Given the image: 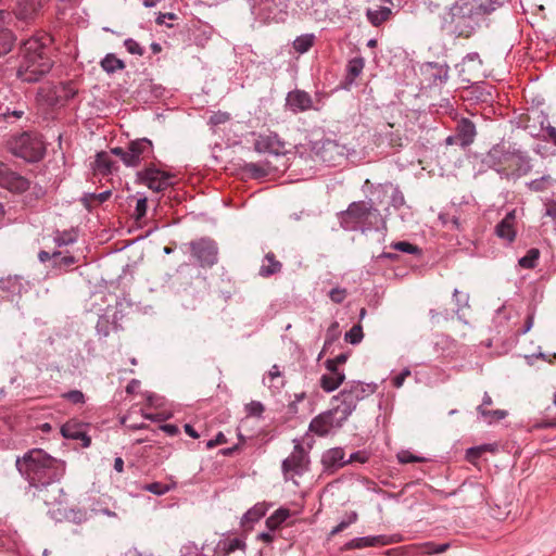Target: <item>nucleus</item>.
<instances>
[{
    "instance_id": "obj_39",
    "label": "nucleus",
    "mask_w": 556,
    "mask_h": 556,
    "mask_svg": "<svg viewBox=\"0 0 556 556\" xmlns=\"http://www.w3.org/2000/svg\"><path fill=\"white\" fill-rule=\"evenodd\" d=\"M346 213L353 217H363L368 213V207L363 202H353L346 210Z\"/></svg>"
},
{
    "instance_id": "obj_27",
    "label": "nucleus",
    "mask_w": 556,
    "mask_h": 556,
    "mask_svg": "<svg viewBox=\"0 0 556 556\" xmlns=\"http://www.w3.org/2000/svg\"><path fill=\"white\" fill-rule=\"evenodd\" d=\"M14 37L12 33L8 29H3L2 25L0 26V55L5 54L11 51L13 46Z\"/></svg>"
},
{
    "instance_id": "obj_16",
    "label": "nucleus",
    "mask_w": 556,
    "mask_h": 556,
    "mask_svg": "<svg viewBox=\"0 0 556 556\" xmlns=\"http://www.w3.org/2000/svg\"><path fill=\"white\" fill-rule=\"evenodd\" d=\"M245 548V543L241 539H220L215 547V553L218 556H227L236 549Z\"/></svg>"
},
{
    "instance_id": "obj_62",
    "label": "nucleus",
    "mask_w": 556,
    "mask_h": 556,
    "mask_svg": "<svg viewBox=\"0 0 556 556\" xmlns=\"http://www.w3.org/2000/svg\"><path fill=\"white\" fill-rule=\"evenodd\" d=\"M164 17H167L168 20H175L176 15L174 13L160 14L156 18V23L160 25L164 24Z\"/></svg>"
},
{
    "instance_id": "obj_58",
    "label": "nucleus",
    "mask_w": 556,
    "mask_h": 556,
    "mask_svg": "<svg viewBox=\"0 0 556 556\" xmlns=\"http://www.w3.org/2000/svg\"><path fill=\"white\" fill-rule=\"evenodd\" d=\"M448 544L445 543V544H440V545H435V547L433 548V551H426V554L428 555H432V554H441V553H444L447 548H448Z\"/></svg>"
},
{
    "instance_id": "obj_60",
    "label": "nucleus",
    "mask_w": 556,
    "mask_h": 556,
    "mask_svg": "<svg viewBox=\"0 0 556 556\" xmlns=\"http://www.w3.org/2000/svg\"><path fill=\"white\" fill-rule=\"evenodd\" d=\"M13 280L11 277L0 278V291L7 290L11 287Z\"/></svg>"
},
{
    "instance_id": "obj_20",
    "label": "nucleus",
    "mask_w": 556,
    "mask_h": 556,
    "mask_svg": "<svg viewBox=\"0 0 556 556\" xmlns=\"http://www.w3.org/2000/svg\"><path fill=\"white\" fill-rule=\"evenodd\" d=\"M290 517V510L287 508H278L273 515L266 519V527L269 531L278 529Z\"/></svg>"
},
{
    "instance_id": "obj_50",
    "label": "nucleus",
    "mask_w": 556,
    "mask_h": 556,
    "mask_svg": "<svg viewBox=\"0 0 556 556\" xmlns=\"http://www.w3.org/2000/svg\"><path fill=\"white\" fill-rule=\"evenodd\" d=\"M329 296L334 303H342L346 298V290L343 288H334L330 291Z\"/></svg>"
},
{
    "instance_id": "obj_33",
    "label": "nucleus",
    "mask_w": 556,
    "mask_h": 556,
    "mask_svg": "<svg viewBox=\"0 0 556 556\" xmlns=\"http://www.w3.org/2000/svg\"><path fill=\"white\" fill-rule=\"evenodd\" d=\"M243 169L249 173L253 178H262L268 174V168L258 165L256 163H247L243 166Z\"/></svg>"
},
{
    "instance_id": "obj_22",
    "label": "nucleus",
    "mask_w": 556,
    "mask_h": 556,
    "mask_svg": "<svg viewBox=\"0 0 556 556\" xmlns=\"http://www.w3.org/2000/svg\"><path fill=\"white\" fill-rule=\"evenodd\" d=\"M459 136L463 144H470L476 136L475 124L468 119H463L459 124Z\"/></svg>"
},
{
    "instance_id": "obj_18",
    "label": "nucleus",
    "mask_w": 556,
    "mask_h": 556,
    "mask_svg": "<svg viewBox=\"0 0 556 556\" xmlns=\"http://www.w3.org/2000/svg\"><path fill=\"white\" fill-rule=\"evenodd\" d=\"M265 513L266 510L263 505H255L242 516L241 526L251 529L255 522L265 516Z\"/></svg>"
},
{
    "instance_id": "obj_31",
    "label": "nucleus",
    "mask_w": 556,
    "mask_h": 556,
    "mask_svg": "<svg viewBox=\"0 0 556 556\" xmlns=\"http://www.w3.org/2000/svg\"><path fill=\"white\" fill-rule=\"evenodd\" d=\"M540 252L538 249H531L527 252V254L519 260V265L522 268H533L539 260Z\"/></svg>"
},
{
    "instance_id": "obj_7",
    "label": "nucleus",
    "mask_w": 556,
    "mask_h": 556,
    "mask_svg": "<svg viewBox=\"0 0 556 556\" xmlns=\"http://www.w3.org/2000/svg\"><path fill=\"white\" fill-rule=\"evenodd\" d=\"M139 179L153 191H162L173 184L170 175L155 168L140 173Z\"/></svg>"
},
{
    "instance_id": "obj_25",
    "label": "nucleus",
    "mask_w": 556,
    "mask_h": 556,
    "mask_svg": "<svg viewBox=\"0 0 556 556\" xmlns=\"http://www.w3.org/2000/svg\"><path fill=\"white\" fill-rule=\"evenodd\" d=\"M37 11V4L34 1L23 0L18 2L16 16L22 20L31 17Z\"/></svg>"
},
{
    "instance_id": "obj_44",
    "label": "nucleus",
    "mask_w": 556,
    "mask_h": 556,
    "mask_svg": "<svg viewBox=\"0 0 556 556\" xmlns=\"http://www.w3.org/2000/svg\"><path fill=\"white\" fill-rule=\"evenodd\" d=\"M348 361L346 354H339L334 358L327 359L325 362V367L327 370H332L333 368H338L339 365L344 364Z\"/></svg>"
},
{
    "instance_id": "obj_41",
    "label": "nucleus",
    "mask_w": 556,
    "mask_h": 556,
    "mask_svg": "<svg viewBox=\"0 0 556 556\" xmlns=\"http://www.w3.org/2000/svg\"><path fill=\"white\" fill-rule=\"evenodd\" d=\"M264 409V405L258 401H251L245 405V413L248 416L260 417Z\"/></svg>"
},
{
    "instance_id": "obj_23",
    "label": "nucleus",
    "mask_w": 556,
    "mask_h": 556,
    "mask_svg": "<svg viewBox=\"0 0 556 556\" xmlns=\"http://www.w3.org/2000/svg\"><path fill=\"white\" fill-rule=\"evenodd\" d=\"M315 36L313 34H304L295 38L293 48L299 53L307 52L314 45Z\"/></svg>"
},
{
    "instance_id": "obj_4",
    "label": "nucleus",
    "mask_w": 556,
    "mask_h": 556,
    "mask_svg": "<svg viewBox=\"0 0 556 556\" xmlns=\"http://www.w3.org/2000/svg\"><path fill=\"white\" fill-rule=\"evenodd\" d=\"M8 149L12 154L27 162H37L45 154L42 140L27 132L12 137L8 141Z\"/></svg>"
},
{
    "instance_id": "obj_55",
    "label": "nucleus",
    "mask_w": 556,
    "mask_h": 556,
    "mask_svg": "<svg viewBox=\"0 0 556 556\" xmlns=\"http://www.w3.org/2000/svg\"><path fill=\"white\" fill-rule=\"evenodd\" d=\"M536 427L541 429L556 428V414L551 419L541 421Z\"/></svg>"
},
{
    "instance_id": "obj_63",
    "label": "nucleus",
    "mask_w": 556,
    "mask_h": 556,
    "mask_svg": "<svg viewBox=\"0 0 556 556\" xmlns=\"http://www.w3.org/2000/svg\"><path fill=\"white\" fill-rule=\"evenodd\" d=\"M184 428H185L186 433L188 435H190L191 438H193V439H198L199 438V433L189 424L185 425Z\"/></svg>"
},
{
    "instance_id": "obj_3",
    "label": "nucleus",
    "mask_w": 556,
    "mask_h": 556,
    "mask_svg": "<svg viewBox=\"0 0 556 556\" xmlns=\"http://www.w3.org/2000/svg\"><path fill=\"white\" fill-rule=\"evenodd\" d=\"M501 4L500 0H458L451 8L452 21L457 26L473 28Z\"/></svg>"
},
{
    "instance_id": "obj_43",
    "label": "nucleus",
    "mask_w": 556,
    "mask_h": 556,
    "mask_svg": "<svg viewBox=\"0 0 556 556\" xmlns=\"http://www.w3.org/2000/svg\"><path fill=\"white\" fill-rule=\"evenodd\" d=\"M397 459L402 464H408L413 462H425L424 457L416 456L412 454L409 451H401L397 453Z\"/></svg>"
},
{
    "instance_id": "obj_54",
    "label": "nucleus",
    "mask_w": 556,
    "mask_h": 556,
    "mask_svg": "<svg viewBox=\"0 0 556 556\" xmlns=\"http://www.w3.org/2000/svg\"><path fill=\"white\" fill-rule=\"evenodd\" d=\"M62 89L64 93L60 97H63L65 99L73 98L77 92V90L71 84L63 86Z\"/></svg>"
},
{
    "instance_id": "obj_40",
    "label": "nucleus",
    "mask_w": 556,
    "mask_h": 556,
    "mask_svg": "<svg viewBox=\"0 0 556 556\" xmlns=\"http://www.w3.org/2000/svg\"><path fill=\"white\" fill-rule=\"evenodd\" d=\"M151 147V141L143 138L140 140L132 141L129 146L131 151L140 159V155Z\"/></svg>"
},
{
    "instance_id": "obj_56",
    "label": "nucleus",
    "mask_w": 556,
    "mask_h": 556,
    "mask_svg": "<svg viewBox=\"0 0 556 556\" xmlns=\"http://www.w3.org/2000/svg\"><path fill=\"white\" fill-rule=\"evenodd\" d=\"M226 443V438L224 435V433L219 432L216 438L214 440H210L207 442V447L211 448V447H214L216 446L217 444H224Z\"/></svg>"
},
{
    "instance_id": "obj_48",
    "label": "nucleus",
    "mask_w": 556,
    "mask_h": 556,
    "mask_svg": "<svg viewBox=\"0 0 556 556\" xmlns=\"http://www.w3.org/2000/svg\"><path fill=\"white\" fill-rule=\"evenodd\" d=\"M230 119V114L227 112H216L210 117L212 125L225 124Z\"/></svg>"
},
{
    "instance_id": "obj_17",
    "label": "nucleus",
    "mask_w": 556,
    "mask_h": 556,
    "mask_svg": "<svg viewBox=\"0 0 556 556\" xmlns=\"http://www.w3.org/2000/svg\"><path fill=\"white\" fill-rule=\"evenodd\" d=\"M389 541L386 536L378 535V536H364V538H356L350 541L346 546L349 548H364L368 546H377V545H386Z\"/></svg>"
},
{
    "instance_id": "obj_30",
    "label": "nucleus",
    "mask_w": 556,
    "mask_h": 556,
    "mask_svg": "<svg viewBox=\"0 0 556 556\" xmlns=\"http://www.w3.org/2000/svg\"><path fill=\"white\" fill-rule=\"evenodd\" d=\"M111 197V191H104L101 193H88L86 194L81 201L84 202L85 206L90 210L92 204L98 201L99 203L105 202Z\"/></svg>"
},
{
    "instance_id": "obj_26",
    "label": "nucleus",
    "mask_w": 556,
    "mask_h": 556,
    "mask_svg": "<svg viewBox=\"0 0 556 556\" xmlns=\"http://www.w3.org/2000/svg\"><path fill=\"white\" fill-rule=\"evenodd\" d=\"M344 453L341 448H331L324 455V462L332 466H342L344 462Z\"/></svg>"
},
{
    "instance_id": "obj_21",
    "label": "nucleus",
    "mask_w": 556,
    "mask_h": 556,
    "mask_svg": "<svg viewBox=\"0 0 556 556\" xmlns=\"http://www.w3.org/2000/svg\"><path fill=\"white\" fill-rule=\"evenodd\" d=\"M281 269V264L275 260L274 254L268 253L266 254L263 264L260 268V275L263 277H268L270 275H274Z\"/></svg>"
},
{
    "instance_id": "obj_36",
    "label": "nucleus",
    "mask_w": 556,
    "mask_h": 556,
    "mask_svg": "<svg viewBox=\"0 0 556 556\" xmlns=\"http://www.w3.org/2000/svg\"><path fill=\"white\" fill-rule=\"evenodd\" d=\"M485 451L493 452V451H495V447L491 444H483L480 446L470 447L467 450V459L469 462H475Z\"/></svg>"
},
{
    "instance_id": "obj_8",
    "label": "nucleus",
    "mask_w": 556,
    "mask_h": 556,
    "mask_svg": "<svg viewBox=\"0 0 556 556\" xmlns=\"http://www.w3.org/2000/svg\"><path fill=\"white\" fill-rule=\"evenodd\" d=\"M342 424L331 414V410L316 416L309 424V431L317 435H326L331 430L340 428Z\"/></svg>"
},
{
    "instance_id": "obj_51",
    "label": "nucleus",
    "mask_w": 556,
    "mask_h": 556,
    "mask_svg": "<svg viewBox=\"0 0 556 556\" xmlns=\"http://www.w3.org/2000/svg\"><path fill=\"white\" fill-rule=\"evenodd\" d=\"M125 47L128 50V52L131 53V54L141 55L143 53L142 48L134 39H126L125 40Z\"/></svg>"
},
{
    "instance_id": "obj_5",
    "label": "nucleus",
    "mask_w": 556,
    "mask_h": 556,
    "mask_svg": "<svg viewBox=\"0 0 556 556\" xmlns=\"http://www.w3.org/2000/svg\"><path fill=\"white\" fill-rule=\"evenodd\" d=\"M0 187L13 193H23L29 189L30 182L0 162Z\"/></svg>"
},
{
    "instance_id": "obj_2",
    "label": "nucleus",
    "mask_w": 556,
    "mask_h": 556,
    "mask_svg": "<svg viewBox=\"0 0 556 556\" xmlns=\"http://www.w3.org/2000/svg\"><path fill=\"white\" fill-rule=\"evenodd\" d=\"M51 68V61L43 45L37 38L24 42L17 76L27 83L37 81Z\"/></svg>"
},
{
    "instance_id": "obj_61",
    "label": "nucleus",
    "mask_w": 556,
    "mask_h": 556,
    "mask_svg": "<svg viewBox=\"0 0 556 556\" xmlns=\"http://www.w3.org/2000/svg\"><path fill=\"white\" fill-rule=\"evenodd\" d=\"M140 382L136 379H132L126 387L127 393H134L139 388Z\"/></svg>"
},
{
    "instance_id": "obj_6",
    "label": "nucleus",
    "mask_w": 556,
    "mask_h": 556,
    "mask_svg": "<svg viewBox=\"0 0 556 556\" xmlns=\"http://www.w3.org/2000/svg\"><path fill=\"white\" fill-rule=\"evenodd\" d=\"M254 149L258 153L281 155L286 153V142L276 132L260 134L255 140Z\"/></svg>"
},
{
    "instance_id": "obj_47",
    "label": "nucleus",
    "mask_w": 556,
    "mask_h": 556,
    "mask_svg": "<svg viewBox=\"0 0 556 556\" xmlns=\"http://www.w3.org/2000/svg\"><path fill=\"white\" fill-rule=\"evenodd\" d=\"M61 432H62L63 437L68 438V439H79L81 435V433L79 431L74 429V425H72V424H65L61 428Z\"/></svg>"
},
{
    "instance_id": "obj_45",
    "label": "nucleus",
    "mask_w": 556,
    "mask_h": 556,
    "mask_svg": "<svg viewBox=\"0 0 556 556\" xmlns=\"http://www.w3.org/2000/svg\"><path fill=\"white\" fill-rule=\"evenodd\" d=\"M393 247L397 251L409 253V254H416L419 252V249L416 245H414L409 242H406V241L396 242Z\"/></svg>"
},
{
    "instance_id": "obj_46",
    "label": "nucleus",
    "mask_w": 556,
    "mask_h": 556,
    "mask_svg": "<svg viewBox=\"0 0 556 556\" xmlns=\"http://www.w3.org/2000/svg\"><path fill=\"white\" fill-rule=\"evenodd\" d=\"M122 160L127 166H137L140 159L129 148L128 151H124Z\"/></svg>"
},
{
    "instance_id": "obj_34",
    "label": "nucleus",
    "mask_w": 556,
    "mask_h": 556,
    "mask_svg": "<svg viewBox=\"0 0 556 556\" xmlns=\"http://www.w3.org/2000/svg\"><path fill=\"white\" fill-rule=\"evenodd\" d=\"M428 74L434 78V81L439 79L440 81H444L447 79L448 76V68L447 66L443 65H430L427 70Z\"/></svg>"
},
{
    "instance_id": "obj_24",
    "label": "nucleus",
    "mask_w": 556,
    "mask_h": 556,
    "mask_svg": "<svg viewBox=\"0 0 556 556\" xmlns=\"http://www.w3.org/2000/svg\"><path fill=\"white\" fill-rule=\"evenodd\" d=\"M101 66L106 73H114L125 67L124 62L114 54H106L101 61Z\"/></svg>"
},
{
    "instance_id": "obj_11",
    "label": "nucleus",
    "mask_w": 556,
    "mask_h": 556,
    "mask_svg": "<svg viewBox=\"0 0 556 556\" xmlns=\"http://www.w3.org/2000/svg\"><path fill=\"white\" fill-rule=\"evenodd\" d=\"M306 465V457L301 445H295L291 455L282 463V469L286 473H299Z\"/></svg>"
},
{
    "instance_id": "obj_29",
    "label": "nucleus",
    "mask_w": 556,
    "mask_h": 556,
    "mask_svg": "<svg viewBox=\"0 0 556 556\" xmlns=\"http://www.w3.org/2000/svg\"><path fill=\"white\" fill-rule=\"evenodd\" d=\"M478 413L488 421L493 422L494 420H502L507 416V412L503 409L488 410L482 406L478 407Z\"/></svg>"
},
{
    "instance_id": "obj_1",
    "label": "nucleus",
    "mask_w": 556,
    "mask_h": 556,
    "mask_svg": "<svg viewBox=\"0 0 556 556\" xmlns=\"http://www.w3.org/2000/svg\"><path fill=\"white\" fill-rule=\"evenodd\" d=\"M15 467L33 488L50 485L59 481L65 472V463L41 448H31L17 457Z\"/></svg>"
},
{
    "instance_id": "obj_14",
    "label": "nucleus",
    "mask_w": 556,
    "mask_h": 556,
    "mask_svg": "<svg viewBox=\"0 0 556 556\" xmlns=\"http://www.w3.org/2000/svg\"><path fill=\"white\" fill-rule=\"evenodd\" d=\"M328 372L320 377V387L325 392H332L337 390L344 381L345 374L338 368L327 370Z\"/></svg>"
},
{
    "instance_id": "obj_12",
    "label": "nucleus",
    "mask_w": 556,
    "mask_h": 556,
    "mask_svg": "<svg viewBox=\"0 0 556 556\" xmlns=\"http://www.w3.org/2000/svg\"><path fill=\"white\" fill-rule=\"evenodd\" d=\"M516 211L513 210L506 214L502 222L496 226L495 233L498 238L513 242L516 238L515 229Z\"/></svg>"
},
{
    "instance_id": "obj_57",
    "label": "nucleus",
    "mask_w": 556,
    "mask_h": 556,
    "mask_svg": "<svg viewBox=\"0 0 556 556\" xmlns=\"http://www.w3.org/2000/svg\"><path fill=\"white\" fill-rule=\"evenodd\" d=\"M282 376L279 366L274 365L268 371V378L270 381H274L276 378H280Z\"/></svg>"
},
{
    "instance_id": "obj_59",
    "label": "nucleus",
    "mask_w": 556,
    "mask_h": 556,
    "mask_svg": "<svg viewBox=\"0 0 556 556\" xmlns=\"http://www.w3.org/2000/svg\"><path fill=\"white\" fill-rule=\"evenodd\" d=\"M257 539L265 543H271L274 541V535L270 532H262L257 535Z\"/></svg>"
},
{
    "instance_id": "obj_13",
    "label": "nucleus",
    "mask_w": 556,
    "mask_h": 556,
    "mask_svg": "<svg viewBox=\"0 0 556 556\" xmlns=\"http://www.w3.org/2000/svg\"><path fill=\"white\" fill-rule=\"evenodd\" d=\"M357 405V403L375 392V387L361 381H353L342 390Z\"/></svg>"
},
{
    "instance_id": "obj_28",
    "label": "nucleus",
    "mask_w": 556,
    "mask_h": 556,
    "mask_svg": "<svg viewBox=\"0 0 556 556\" xmlns=\"http://www.w3.org/2000/svg\"><path fill=\"white\" fill-rule=\"evenodd\" d=\"M112 162L110 156L105 152H100L96 156L94 169L101 174H108L111 172Z\"/></svg>"
},
{
    "instance_id": "obj_53",
    "label": "nucleus",
    "mask_w": 556,
    "mask_h": 556,
    "mask_svg": "<svg viewBox=\"0 0 556 556\" xmlns=\"http://www.w3.org/2000/svg\"><path fill=\"white\" fill-rule=\"evenodd\" d=\"M410 375L409 369H404L401 374H399L393 379V386L396 388H401L405 381V379Z\"/></svg>"
},
{
    "instance_id": "obj_10",
    "label": "nucleus",
    "mask_w": 556,
    "mask_h": 556,
    "mask_svg": "<svg viewBox=\"0 0 556 556\" xmlns=\"http://www.w3.org/2000/svg\"><path fill=\"white\" fill-rule=\"evenodd\" d=\"M333 402L336 404L330 409L331 414L343 425L356 408V404L348 396V393H343L342 391L333 397Z\"/></svg>"
},
{
    "instance_id": "obj_32",
    "label": "nucleus",
    "mask_w": 556,
    "mask_h": 556,
    "mask_svg": "<svg viewBox=\"0 0 556 556\" xmlns=\"http://www.w3.org/2000/svg\"><path fill=\"white\" fill-rule=\"evenodd\" d=\"M364 70V60L362 58H354L348 64V74L351 80H354Z\"/></svg>"
},
{
    "instance_id": "obj_42",
    "label": "nucleus",
    "mask_w": 556,
    "mask_h": 556,
    "mask_svg": "<svg viewBox=\"0 0 556 556\" xmlns=\"http://www.w3.org/2000/svg\"><path fill=\"white\" fill-rule=\"evenodd\" d=\"M357 520V514L352 511L351 514H349L346 516V518L344 520H342L337 527H334L331 532H330V535H336L338 534L339 532H341L343 529H345L346 527H349L350 525L354 523L355 521Z\"/></svg>"
},
{
    "instance_id": "obj_52",
    "label": "nucleus",
    "mask_w": 556,
    "mask_h": 556,
    "mask_svg": "<svg viewBox=\"0 0 556 556\" xmlns=\"http://www.w3.org/2000/svg\"><path fill=\"white\" fill-rule=\"evenodd\" d=\"M147 213V198H140L136 203V217L140 219Z\"/></svg>"
},
{
    "instance_id": "obj_37",
    "label": "nucleus",
    "mask_w": 556,
    "mask_h": 556,
    "mask_svg": "<svg viewBox=\"0 0 556 556\" xmlns=\"http://www.w3.org/2000/svg\"><path fill=\"white\" fill-rule=\"evenodd\" d=\"M53 240L58 247H63L74 243L76 235L73 231L56 232Z\"/></svg>"
},
{
    "instance_id": "obj_9",
    "label": "nucleus",
    "mask_w": 556,
    "mask_h": 556,
    "mask_svg": "<svg viewBox=\"0 0 556 556\" xmlns=\"http://www.w3.org/2000/svg\"><path fill=\"white\" fill-rule=\"evenodd\" d=\"M191 252L192 255L202 264V265H212L216 261L217 250L216 247L210 241H198L191 243Z\"/></svg>"
},
{
    "instance_id": "obj_38",
    "label": "nucleus",
    "mask_w": 556,
    "mask_h": 556,
    "mask_svg": "<svg viewBox=\"0 0 556 556\" xmlns=\"http://www.w3.org/2000/svg\"><path fill=\"white\" fill-rule=\"evenodd\" d=\"M174 488H175V484L166 485V484H162L160 482H153V483L144 485L143 490H146L152 494H155V495H163Z\"/></svg>"
},
{
    "instance_id": "obj_64",
    "label": "nucleus",
    "mask_w": 556,
    "mask_h": 556,
    "mask_svg": "<svg viewBox=\"0 0 556 556\" xmlns=\"http://www.w3.org/2000/svg\"><path fill=\"white\" fill-rule=\"evenodd\" d=\"M162 429L170 435H174L178 432V428L174 425H164L162 426Z\"/></svg>"
},
{
    "instance_id": "obj_49",
    "label": "nucleus",
    "mask_w": 556,
    "mask_h": 556,
    "mask_svg": "<svg viewBox=\"0 0 556 556\" xmlns=\"http://www.w3.org/2000/svg\"><path fill=\"white\" fill-rule=\"evenodd\" d=\"M64 397H66L68 401L75 404H83L85 402V395L79 390H73L64 394Z\"/></svg>"
},
{
    "instance_id": "obj_19",
    "label": "nucleus",
    "mask_w": 556,
    "mask_h": 556,
    "mask_svg": "<svg viewBox=\"0 0 556 556\" xmlns=\"http://www.w3.org/2000/svg\"><path fill=\"white\" fill-rule=\"evenodd\" d=\"M392 11L388 7H379L377 9L367 10V18L374 26H379L391 16Z\"/></svg>"
},
{
    "instance_id": "obj_15",
    "label": "nucleus",
    "mask_w": 556,
    "mask_h": 556,
    "mask_svg": "<svg viewBox=\"0 0 556 556\" xmlns=\"http://www.w3.org/2000/svg\"><path fill=\"white\" fill-rule=\"evenodd\" d=\"M289 106L293 111H305L312 106V99L308 93L304 91H293L287 98Z\"/></svg>"
},
{
    "instance_id": "obj_35",
    "label": "nucleus",
    "mask_w": 556,
    "mask_h": 556,
    "mask_svg": "<svg viewBox=\"0 0 556 556\" xmlns=\"http://www.w3.org/2000/svg\"><path fill=\"white\" fill-rule=\"evenodd\" d=\"M364 333L361 325L353 326L344 336L346 342L357 344L363 340Z\"/></svg>"
}]
</instances>
